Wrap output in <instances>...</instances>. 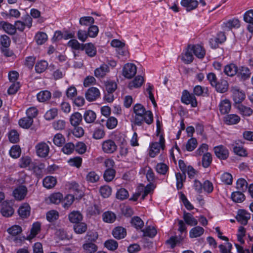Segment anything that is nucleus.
Here are the masks:
<instances>
[{
    "instance_id": "obj_1",
    "label": "nucleus",
    "mask_w": 253,
    "mask_h": 253,
    "mask_svg": "<svg viewBox=\"0 0 253 253\" xmlns=\"http://www.w3.org/2000/svg\"><path fill=\"white\" fill-rule=\"evenodd\" d=\"M181 100L182 102L185 104H190L192 107H195L197 106V101L195 95L190 93L187 90H184L182 92Z\"/></svg>"
},
{
    "instance_id": "obj_2",
    "label": "nucleus",
    "mask_w": 253,
    "mask_h": 253,
    "mask_svg": "<svg viewBox=\"0 0 253 253\" xmlns=\"http://www.w3.org/2000/svg\"><path fill=\"white\" fill-rule=\"evenodd\" d=\"M165 144V139L162 135L160 136L159 142H154L152 143L150 146L149 151V156L154 158L159 153L160 148L164 149Z\"/></svg>"
},
{
    "instance_id": "obj_3",
    "label": "nucleus",
    "mask_w": 253,
    "mask_h": 253,
    "mask_svg": "<svg viewBox=\"0 0 253 253\" xmlns=\"http://www.w3.org/2000/svg\"><path fill=\"white\" fill-rule=\"evenodd\" d=\"M36 153L38 156L41 158L46 157L49 152V147L45 142H42L38 143L36 147Z\"/></svg>"
},
{
    "instance_id": "obj_4",
    "label": "nucleus",
    "mask_w": 253,
    "mask_h": 253,
    "mask_svg": "<svg viewBox=\"0 0 253 253\" xmlns=\"http://www.w3.org/2000/svg\"><path fill=\"white\" fill-rule=\"evenodd\" d=\"M117 146L112 140L108 139L102 143V149L105 153H113L117 150Z\"/></svg>"
},
{
    "instance_id": "obj_5",
    "label": "nucleus",
    "mask_w": 253,
    "mask_h": 253,
    "mask_svg": "<svg viewBox=\"0 0 253 253\" xmlns=\"http://www.w3.org/2000/svg\"><path fill=\"white\" fill-rule=\"evenodd\" d=\"M136 67L131 63L126 64L123 68V75L128 79L132 78L136 73Z\"/></svg>"
},
{
    "instance_id": "obj_6",
    "label": "nucleus",
    "mask_w": 253,
    "mask_h": 253,
    "mask_svg": "<svg viewBox=\"0 0 253 253\" xmlns=\"http://www.w3.org/2000/svg\"><path fill=\"white\" fill-rule=\"evenodd\" d=\"M189 49H191L192 52L198 58L202 59L205 55V50L199 44H189Z\"/></svg>"
},
{
    "instance_id": "obj_7",
    "label": "nucleus",
    "mask_w": 253,
    "mask_h": 253,
    "mask_svg": "<svg viewBox=\"0 0 253 253\" xmlns=\"http://www.w3.org/2000/svg\"><path fill=\"white\" fill-rule=\"evenodd\" d=\"M100 93L98 88L94 87L89 88L85 93L86 99L89 101L95 100L100 96Z\"/></svg>"
},
{
    "instance_id": "obj_8",
    "label": "nucleus",
    "mask_w": 253,
    "mask_h": 253,
    "mask_svg": "<svg viewBox=\"0 0 253 253\" xmlns=\"http://www.w3.org/2000/svg\"><path fill=\"white\" fill-rule=\"evenodd\" d=\"M251 214L244 210H240L238 212V214L236 217L238 221L241 222L243 225H246L248 220L250 219Z\"/></svg>"
},
{
    "instance_id": "obj_9",
    "label": "nucleus",
    "mask_w": 253,
    "mask_h": 253,
    "mask_svg": "<svg viewBox=\"0 0 253 253\" xmlns=\"http://www.w3.org/2000/svg\"><path fill=\"white\" fill-rule=\"evenodd\" d=\"M85 50V53L90 57H93L96 54V47L91 42L82 44V50Z\"/></svg>"
},
{
    "instance_id": "obj_10",
    "label": "nucleus",
    "mask_w": 253,
    "mask_h": 253,
    "mask_svg": "<svg viewBox=\"0 0 253 253\" xmlns=\"http://www.w3.org/2000/svg\"><path fill=\"white\" fill-rule=\"evenodd\" d=\"M27 189L25 186H20L16 188L13 192L15 198L17 200H22L26 196Z\"/></svg>"
},
{
    "instance_id": "obj_11",
    "label": "nucleus",
    "mask_w": 253,
    "mask_h": 253,
    "mask_svg": "<svg viewBox=\"0 0 253 253\" xmlns=\"http://www.w3.org/2000/svg\"><path fill=\"white\" fill-rule=\"evenodd\" d=\"M214 150L215 155L220 159H226L229 156L228 150L222 145L214 147Z\"/></svg>"
},
{
    "instance_id": "obj_12",
    "label": "nucleus",
    "mask_w": 253,
    "mask_h": 253,
    "mask_svg": "<svg viewBox=\"0 0 253 253\" xmlns=\"http://www.w3.org/2000/svg\"><path fill=\"white\" fill-rule=\"evenodd\" d=\"M231 91L233 94V98L235 103H240L244 99V93L239 90L237 87H232Z\"/></svg>"
},
{
    "instance_id": "obj_13",
    "label": "nucleus",
    "mask_w": 253,
    "mask_h": 253,
    "mask_svg": "<svg viewBox=\"0 0 253 253\" xmlns=\"http://www.w3.org/2000/svg\"><path fill=\"white\" fill-rule=\"evenodd\" d=\"M0 29H2L6 33L10 35H13L16 33L15 26L7 22L0 21Z\"/></svg>"
},
{
    "instance_id": "obj_14",
    "label": "nucleus",
    "mask_w": 253,
    "mask_h": 253,
    "mask_svg": "<svg viewBox=\"0 0 253 253\" xmlns=\"http://www.w3.org/2000/svg\"><path fill=\"white\" fill-rule=\"evenodd\" d=\"M109 72V67L107 64H103L99 68L94 71V75L97 78H103Z\"/></svg>"
},
{
    "instance_id": "obj_15",
    "label": "nucleus",
    "mask_w": 253,
    "mask_h": 253,
    "mask_svg": "<svg viewBox=\"0 0 253 253\" xmlns=\"http://www.w3.org/2000/svg\"><path fill=\"white\" fill-rule=\"evenodd\" d=\"M1 206L0 211L3 216L8 217L13 214L14 210L7 202H3Z\"/></svg>"
},
{
    "instance_id": "obj_16",
    "label": "nucleus",
    "mask_w": 253,
    "mask_h": 253,
    "mask_svg": "<svg viewBox=\"0 0 253 253\" xmlns=\"http://www.w3.org/2000/svg\"><path fill=\"white\" fill-rule=\"evenodd\" d=\"M182 6L186 8L187 11H190L195 9L198 5V2L197 0H182L181 1Z\"/></svg>"
},
{
    "instance_id": "obj_17",
    "label": "nucleus",
    "mask_w": 253,
    "mask_h": 253,
    "mask_svg": "<svg viewBox=\"0 0 253 253\" xmlns=\"http://www.w3.org/2000/svg\"><path fill=\"white\" fill-rule=\"evenodd\" d=\"M183 218L184 220L185 223L190 226H196L198 224V221L193 215L189 212L184 211Z\"/></svg>"
},
{
    "instance_id": "obj_18",
    "label": "nucleus",
    "mask_w": 253,
    "mask_h": 253,
    "mask_svg": "<svg viewBox=\"0 0 253 253\" xmlns=\"http://www.w3.org/2000/svg\"><path fill=\"white\" fill-rule=\"evenodd\" d=\"M194 59L191 49H189V45L186 49L185 52L181 55V60L185 64H190L193 62Z\"/></svg>"
},
{
    "instance_id": "obj_19",
    "label": "nucleus",
    "mask_w": 253,
    "mask_h": 253,
    "mask_svg": "<svg viewBox=\"0 0 253 253\" xmlns=\"http://www.w3.org/2000/svg\"><path fill=\"white\" fill-rule=\"evenodd\" d=\"M231 103L228 99L221 101L219 105V108L220 113L225 114L229 112L231 109Z\"/></svg>"
},
{
    "instance_id": "obj_20",
    "label": "nucleus",
    "mask_w": 253,
    "mask_h": 253,
    "mask_svg": "<svg viewBox=\"0 0 253 253\" xmlns=\"http://www.w3.org/2000/svg\"><path fill=\"white\" fill-rule=\"evenodd\" d=\"M82 114L79 112H75L70 116V122L73 126H77L82 121Z\"/></svg>"
},
{
    "instance_id": "obj_21",
    "label": "nucleus",
    "mask_w": 253,
    "mask_h": 253,
    "mask_svg": "<svg viewBox=\"0 0 253 253\" xmlns=\"http://www.w3.org/2000/svg\"><path fill=\"white\" fill-rule=\"evenodd\" d=\"M114 237L117 239H121L125 238L126 235L125 228L122 227H117L112 231Z\"/></svg>"
},
{
    "instance_id": "obj_22",
    "label": "nucleus",
    "mask_w": 253,
    "mask_h": 253,
    "mask_svg": "<svg viewBox=\"0 0 253 253\" xmlns=\"http://www.w3.org/2000/svg\"><path fill=\"white\" fill-rule=\"evenodd\" d=\"M240 121V118L235 114H230L226 115L224 118V122L229 125L236 124Z\"/></svg>"
},
{
    "instance_id": "obj_23",
    "label": "nucleus",
    "mask_w": 253,
    "mask_h": 253,
    "mask_svg": "<svg viewBox=\"0 0 253 253\" xmlns=\"http://www.w3.org/2000/svg\"><path fill=\"white\" fill-rule=\"evenodd\" d=\"M216 91L220 93L225 92L228 88V84L225 80H222L217 82L216 84L214 86Z\"/></svg>"
},
{
    "instance_id": "obj_24",
    "label": "nucleus",
    "mask_w": 253,
    "mask_h": 253,
    "mask_svg": "<svg viewBox=\"0 0 253 253\" xmlns=\"http://www.w3.org/2000/svg\"><path fill=\"white\" fill-rule=\"evenodd\" d=\"M56 179L51 176H46L43 179V185L47 189H50L55 186L56 184Z\"/></svg>"
},
{
    "instance_id": "obj_25",
    "label": "nucleus",
    "mask_w": 253,
    "mask_h": 253,
    "mask_svg": "<svg viewBox=\"0 0 253 253\" xmlns=\"http://www.w3.org/2000/svg\"><path fill=\"white\" fill-rule=\"evenodd\" d=\"M68 218L70 222L76 224L82 220L83 215L79 211H73L69 214Z\"/></svg>"
},
{
    "instance_id": "obj_26",
    "label": "nucleus",
    "mask_w": 253,
    "mask_h": 253,
    "mask_svg": "<svg viewBox=\"0 0 253 253\" xmlns=\"http://www.w3.org/2000/svg\"><path fill=\"white\" fill-rule=\"evenodd\" d=\"M224 72L226 75L232 77L237 74L238 68L236 65L230 64L225 66Z\"/></svg>"
},
{
    "instance_id": "obj_27",
    "label": "nucleus",
    "mask_w": 253,
    "mask_h": 253,
    "mask_svg": "<svg viewBox=\"0 0 253 253\" xmlns=\"http://www.w3.org/2000/svg\"><path fill=\"white\" fill-rule=\"evenodd\" d=\"M18 212L22 218H27L30 215V207L28 204H25L20 207Z\"/></svg>"
},
{
    "instance_id": "obj_28",
    "label": "nucleus",
    "mask_w": 253,
    "mask_h": 253,
    "mask_svg": "<svg viewBox=\"0 0 253 253\" xmlns=\"http://www.w3.org/2000/svg\"><path fill=\"white\" fill-rule=\"evenodd\" d=\"M250 70L245 67H241L238 69L237 75L243 80L248 79L251 76Z\"/></svg>"
},
{
    "instance_id": "obj_29",
    "label": "nucleus",
    "mask_w": 253,
    "mask_h": 253,
    "mask_svg": "<svg viewBox=\"0 0 253 253\" xmlns=\"http://www.w3.org/2000/svg\"><path fill=\"white\" fill-rule=\"evenodd\" d=\"M204 232V229L200 226H196L191 229L189 236L191 238H197L201 236Z\"/></svg>"
},
{
    "instance_id": "obj_30",
    "label": "nucleus",
    "mask_w": 253,
    "mask_h": 253,
    "mask_svg": "<svg viewBox=\"0 0 253 253\" xmlns=\"http://www.w3.org/2000/svg\"><path fill=\"white\" fill-rule=\"evenodd\" d=\"M144 82V79L142 76H137L135 79L128 84V87L130 89L133 88H138L140 87Z\"/></svg>"
},
{
    "instance_id": "obj_31",
    "label": "nucleus",
    "mask_w": 253,
    "mask_h": 253,
    "mask_svg": "<svg viewBox=\"0 0 253 253\" xmlns=\"http://www.w3.org/2000/svg\"><path fill=\"white\" fill-rule=\"evenodd\" d=\"M224 28L229 30L238 28L240 26V21L238 19H233L224 23Z\"/></svg>"
},
{
    "instance_id": "obj_32",
    "label": "nucleus",
    "mask_w": 253,
    "mask_h": 253,
    "mask_svg": "<svg viewBox=\"0 0 253 253\" xmlns=\"http://www.w3.org/2000/svg\"><path fill=\"white\" fill-rule=\"evenodd\" d=\"M87 226L84 222H78L74 225V230L77 234H83L87 230Z\"/></svg>"
},
{
    "instance_id": "obj_33",
    "label": "nucleus",
    "mask_w": 253,
    "mask_h": 253,
    "mask_svg": "<svg viewBox=\"0 0 253 253\" xmlns=\"http://www.w3.org/2000/svg\"><path fill=\"white\" fill-rule=\"evenodd\" d=\"M84 118L87 123H93L96 118V114L92 110L86 111L84 115Z\"/></svg>"
},
{
    "instance_id": "obj_34",
    "label": "nucleus",
    "mask_w": 253,
    "mask_h": 253,
    "mask_svg": "<svg viewBox=\"0 0 253 253\" xmlns=\"http://www.w3.org/2000/svg\"><path fill=\"white\" fill-rule=\"evenodd\" d=\"M83 248L85 253H94L97 250V246L91 242L84 244Z\"/></svg>"
},
{
    "instance_id": "obj_35",
    "label": "nucleus",
    "mask_w": 253,
    "mask_h": 253,
    "mask_svg": "<svg viewBox=\"0 0 253 253\" xmlns=\"http://www.w3.org/2000/svg\"><path fill=\"white\" fill-rule=\"evenodd\" d=\"M194 94L197 96H208V89L207 88H204L201 85H196L193 89Z\"/></svg>"
},
{
    "instance_id": "obj_36",
    "label": "nucleus",
    "mask_w": 253,
    "mask_h": 253,
    "mask_svg": "<svg viewBox=\"0 0 253 253\" xmlns=\"http://www.w3.org/2000/svg\"><path fill=\"white\" fill-rule=\"evenodd\" d=\"M33 123V120L28 116L20 119L19 121L20 126L24 128H29Z\"/></svg>"
},
{
    "instance_id": "obj_37",
    "label": "nucleus",
    "mask_w": 253,
    "mask_h": 253,
    "mask_svg": "<svg viewBox=\"0 0 253 253\" xmlns=\"http://www.w3.org/2000/svg\"><path fill=\"white\" fill-rule=\"evenodd\" d=\"M94 23V19L91 16H84L81 17L79 20V23L82 26H91Z\"/></svg>"
},
{
    "instance_id": "obj_38",
    "label": "nucleus",
    "mask_w": 253,
    "mask_h": 253,
    "mask_svg": "<svg viewBox=\"0 0 253 253\" xmlns=\"http://www.w3.org/2000/svg\"><path fill=\"white\" fill-rule=\"evenodd\" d=\"M47 67L48 63L46 61H41L36 64L35 70L37 73H42L47 69Z\"/></svg>"
},
{
    "instance_id": "obj_39",
    "label": "nucleus",
    "mask_w": 253,
    "mask_h": 253,
    "mask_svg": "<svg viewBox=\"0 0 253 253\" xmlns=\"http://www.w3.org/2000/svg\"><path fill=\"white\" fill-rule=\"evenodd\" d=\"M236 188L239 191L244 192L247 189L248 183L245 179L240 178L236 182Z\"/></svg>"
},
{
    "instance_id": "obj_40",
    "label": "nucleus",
    "mask_w": 253,
    "mask_h": 253,
    "mask_svg": "<svg viewBox=\"0 0 253 253\" xmlns=\"http://www.w3.org/2000/svg\"><path fill=\"white\" fill-rule=\"evenodd\" d=\"M116 218L115 214L111 211H106L103 214V220L106 222L113 223Z\"/></svg>"
},
{
    "instance_id": "obj_41",
    "label": "nucleus",
    "mask_w": 253,
    "mask_h": 253,
    "mask_svg": "<svg viewBox=\"0 0 253 253\" xmlns=\"http://www.w3.org/2000/svg\"><path fill=\"white\" fill-rule=\"evenodd\" d=\"M51 97V93L47 90L41 91L37 94V99L40 102L48 100Z\"/></svg>"
},
{
    "instance_id": "obj_42",
    "label": "nucleus",
    "mask_w": 253,
    "mask_h": 253,
    "mask_svg": "<svg viewBox=\"0 0 253 253\" xmlns=\"http://www.w3.org/2000/svg\"><path fill=\"white\" fill-rule=\"evenodd\" d=\"M231 198L233 201L237 203L242 202L245 199V195L241 191L233 192L231 195Z\"/></svg>"
},
{
    "instance_id": "obj_43",
    "label": "nucleus",
    "mask_w": 253,
    "mask_h": 253,
    "mask_svg": "<svg viewBox=\"0 0 253 253\" xmlns=\"http://www.w3.org/2000/svg\"><path fill=\"white\" fill-rule=\"evenodd\" d=\"M176 178V186L178 189H180L183 187V182L186 178L185 173L183 174L178 172L175 174Z\"/></svg>"
},
{
    "instance_id": "obj_44",
    "label": "nucleus",
    "mask_w": 253,
    "mask_h": 253,
    "mask_svg": "<svg viewBox=\"0 0 253 253\" xmlns=\"http://www.w3.org/2000/svg\"><path fill=\"white\" fill-rule=\"evenodd\" d=\"M47 39V35L43 32H39L37 33L35 37V40L37 43L38 44H43Z\"/></svg>"
},
{
    "instance_id": "obj_45",
    "label": "nucleus",
    "mask_w": 253,
    "mask_h": 253,
    "mask_svg": "<svg viewBox=\"0 0 253 253\" xmlns=\"http://www.w3.org/2000/svg\"><path fill=\"white\" fill-rule=\"evenodd\" d=\"M58 217L59 213L56 211L51 210L46 213V219L50 222L55 221Z\"/></svg>"
},
{
    "instance_id": "obj_46",
    "label": "nucleus",
    "mask_w": 253,
    "mask_h": 253,
    "mask_svg": "<svg viewBox=\"0 0 253 253\" xmlns=\"http://www.w3.org/2000/svg\"><path fill=\"white\" fill-rule=\"evenodd\" d=\"M238 109L240 113L244 116H250L253 113V111L251 108L244 106L242 104H239L238 106Z\"/></svg>"
},
{
    "instance_id": "obj_47",
    "label": "nucleus",
    "mask_w": 253,
    "mask_h": 253,
    "mask_svg": "<svg viewBox=\"0 0 253 253\" xmlns=\"http://www.w3.org/2000/svg\"><path fill=\"white\" fill-rule=\"evenodd\" d=\"M69 189L71 191V192H74V194L76 195H78V194H79V196L81 197L82 195V192L79 189V185L78 183L73 182L70 183L68 185Z\"/></svg>"
},
{
    "instance_id": "obj_48",
    "label": "nucleus",
    "mask_w": 253,
    "mask_h": 253,
    "mask_svg": "<svg viewBox=\"0 0 253 253\" xmlns=\"http://www.w3.org/2000/svg\"><path fill=\"white\" fill-rule=\"evenodd\" d=\"M104 246L110 251H115L117 249L118 244L115 240L110 239L107 240L104 243Z\"/></svg>"
},
{
    "instance_id": "obj_49",
    "label": "nucleus",
    "mask_w": 253,
    "mask_h": 253,
    "mask_svg": "<svg viewBox=\"0 0 253 253\" xmlns=\"http://www.w3.org/2000/svg\"><path fill=\"white\" fill-rule=\"evenodd\" d=\"M74 201V196L72 194L67 195L62 201V205L64 208H68Z\"/></svg>"
},
{
    "instance_id": "obj_50",
    "label": "nucleus",
    "mask_w": 253,
    "mask_h": 253,
    "mask_svg": "<svg viewBox=\"0 0 253 253\" xmlns=\"http://www.w3.org/2000/svg\"><path fill=\"white\" fill-rule=\"evenodd\" d=\"M115 175V170L112 169H108L104 173V178L105 181L109 182L112 181Z\"/></svg>"
},
{
    "instance_id": "obj_51",
    "label": "nucleus",
    "mask_w": 253,
    "mask_h": 253,
    "mask_svg": "<svg viewBox=\"0 0 253 253\" xmlns=\"http://www.w3.org/2000/svg\"><path fill=\"white\" fill-rule=\"evenodd\" d=\"M100 193L101 196L104 198L109 197L112 193V189L107 185L102 186L100 188Z\"/></svg>"
},
{
    "instance_id": "obj_52",
    "label": "nucleus",
    "mask_w": 253,
    "mask_h": 253,
    "mask_svg": "<svg viewBox=\"0 0 253 253\" xmlns=\"http://www.w3.org/2000/svg\"><path fill=\"white\" fill-rule=\"evenodd\" d=\"M212 161L211 155L210 153H205L202 158V165L204 168L210 166Z\"/></svg>"
},
{
    "instance_id": "obj_53",
    "label": "nucleus",
    "mask_w": 253,
    "mask_h": 253,
    "mask_svg": "<svg viewBox=\"0 0 253 253\" xmlns=\"http://www.w3.org/2000/svg\"><path fill=\"white\" fill-rule=\"evenodd\" d=\"M63 195L60 193H54L50 195L49 200L51 203L55 204H58L61 201Z\"/></svg>"
},
{
    "instance_id": "obj_54",
    "label": "nucleus",
    "mask_w": 253,
    "mask_h": 253,
    "mask_svg": "<svg viewBox=\"0 0 253 253\" xmlns=\"http://www.w3.org/2000/svg\"><path fill=\"white\" fill-rule=\"evenodd\" d=\"M128 192L125 188H121L117 191L116 198L121 200L126 199L128 197Z\"/></svg>"
},
{
    "instance_id": "obj_55",
    "label": "nucleus",
    "mask_w": 253,
    "mask_h": 253,
    "mask_svg": "<svg viewBox=\"0 0 253 253\" xmlns=\"http://www.w3.org/2000/svg\"><path fill=\"white\" fill-rule=\"evenodd\" d=\"M131 223L136 229H141L144 225L143 221L138 216H135L132 218Z\"/></svg>"
},
{
    "instance_id": "obj_56",
    "label": "nucleus",
    "mask_w": 253,
    "mask_h": 253,
    "mask_svg": "<svg viewBox=\"0 0 253 253\" xmlns=\"http://www.w3.org/2000/svg\"><path fill=\"white\" fill-rule=\"evenodd\" d=\"M98 32V27L96 25H91L88 28L87 35L90 38H95L97 36Z\"/></svg>"
},
{
    "instance_id": "obj_57",
    "label": "nucleus",
    "mask_w": 253,
    "mask_h": 253,
    "mask_svg": "<svg viewBox=\"0 0 253 253\" xmlns=\"http://www.w3.org/2000/svg\"><path fill=\"white\" fill-rule=\"evenodd\" d=\"M57 109L56 108H52L46 112L44 115V118L46 120H52L57 116Z\"/></svg>"
},
{
    "instance_id": "obj_58",
    "label": "nucleus",
    "mask_w": 253,
    "mask_h": 253,
    "mask_svg": "<svg viewBox=\"0 0 253 253\" xmlns=\"http://www.w3.org/2000/svg\"><path fill=\"white\" fill-rule=\"evenodd\" d=\"M99 179V175L94 171H90L86 176V180L88 182L94 183Z\"/></svg>"
},
{
    "instance_id": "obj_59",
    "label": "nucleus",
    "mask_w": 253,
    "mask_h": 253,
    "mask_svg": "<svg viewBox=\"0 0 253 253\" xmlns=\"http://www.w3.org/2000/svg\"><path fill=\"white\" fill-rule=\"evenodd\" d=\"M197 145V142L195 138H192L188 140L186 145V150L188 151H192L195 149Z\"/></svg>"
},
{
    "instance_id": "obj_60",
    "label": "nucleus",
    "mask_w": 253,
    "mask_h": 253,
    "mask_svg": "<svg viewBox=\"0 0 253 253\" xmlns=\"http://www.w3.org/2000/svg\"><path fill=\"white\" fill-rule=\"evenodd\" d=\"M106 89L108 93H112L117 88V84L112 81H107L105 83Z\"/></svg>"
},
{
    "instance_id": "obj_61",
    "label": "nucleus",
    "mask_w": 253,
    "mask_h": 253,
    "mask_svg": "<svg viewBox=\"0 0 253 253\" xmlns=\"http://www.w3.org/2000/svg\"><path fill=\"white\" fill-rule=\"evenodd\" d=\"M41 230V224L39 222L34 223L31 230L30 238L35 237Z\"/></svg>"
},
{
    "instance_id": "obj_62",
    "label": "nucleus",
    "mask_w": 253,
    "mask_h": 253,
    "mask_svg": "<svg viewBox=\"0 0 253 253\" xmlns=\"http://www.w3.org/2000/svg\"><path fill=\"white\" fill-rule=\"evenodd\" d=\"M10 155L13 158L19 157L21 154V149L19 146L15 145L12 147L10 151Z\"/></svg>"
},
{
    "instance_id": "obj_63",
    "label": "nucleus",
    "mask_w": 253,
    "mask_h": 253,
    "mask_svg": "<svg viewBox=\"0 0 253 253\" xmlns=\"http://www.w3.org/2000/svg\"><path fill=\"white\" fill-rule=\"evenodd\" d=\"M68 46L76 50H82V44H80L76 39L69 41L67 43Z\"/></svg>"
},
{
    "instance_id": "obj_64",
    "label": "nucleus",
    "mask_w": 253,
    "mask_h": 253,
    "mask_svg": "<svg viewBox=\"0 0 253 253\" xmlns=\"http://www.w3.org/2000/svg\"><path fill=\"white\" fill-rule=\"evenodd\" d=\"M244 20L248 23H253V9H250L245 13Z\"/></svg>"
}]
</instances>
